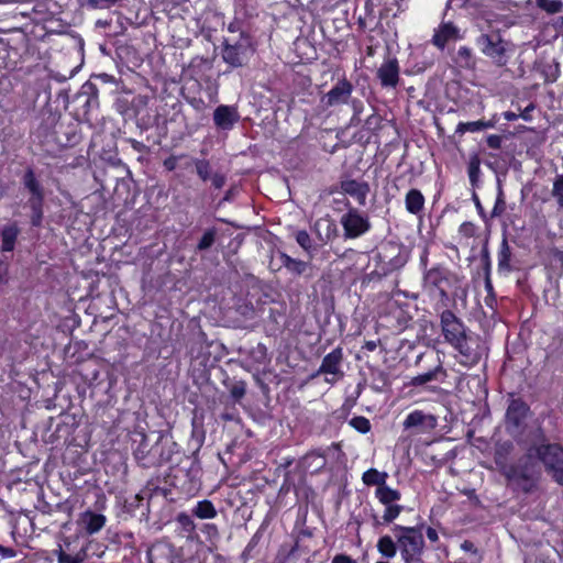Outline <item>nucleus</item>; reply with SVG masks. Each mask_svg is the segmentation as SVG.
Masks as SVG:
<instances>
[{"mask_svg": "<svg viewBox=\"0 0 563 563\" xmlns=\"http://www.w3.org/2000/svg\"><path fill=\"white\" fill-rule=\"evenodd\" d=\"M133 455L143 467L162 465L170 460V452L164 451L163 435L159 433L154 443L143 431H135L132 437Z\"/></svg>", "mask_w": 563, "mask_h": 563, "instance_id": "nucleus-1", "label": "nucleus"}, {"mask_svg": "<svg viewBox=\"0 0 563 563\" xmlns=\"http://www.w3.org/2000/svg\"><path fill=\"white\" fill-rule=\"evenodd\" d=\"M396 533L397 544L406 563L420 560L423 551L424 540L422 533L413 527L396 525L393 528Z\"/></svg>", "mask_w": 563, "mask_h": 563, "instance_id": "nucleus-2", "label": "nucleus"}, {"mask_svg": "<svg viewBox=\"0 0 563 563\" xmlns=\"http://www.w3.org/2000/svg\"><path fill=\"white\" fill-rule=\"evenodd\" d=\"M451 346L457 352V362L467 368L477 365L486 352L481 336L474 332H470Z\"/></svg>", "mask_w": 563, "mask_h": 563, "instance_id": "nucleus-3", "label": "nucleus"}, {"mask_svg": "<svg viewBox=\"0 0 563 563\" xmlns=\"http://www.w3.org/2000/svg\"><path fill=\"white\" fill-rule=\"evenodd\" d=\"M475 43L481 53L490 58L497 66L507 64L509 43L501 37L500 33H483L476 38Z\"/></svg>", "mask_w": 563, "mask_h": 563, "instance_id": "nucleus-4", "label": "nucleus"}, {"mask_svg": "<svg viewBox=\"0 0 563 563\" xmlns=\"http://www.w3.org/2000/svg\"><path fill=\"white\" fill-rule=\"evenodd\" d=\"M537 454L552 479L563 485V448L559 444H542L537 449Z\"/></svg>", "mask_w": 563, "mask_h": 563, "instance_id": "nucleus-5", "label": "nucleus"}, {"mask_svg": "<svg viewBox=\"0 0 563 563\" xmlns=\"http://www.w3.org/2000/svg\"><path fill=\"white\" fill-rule=\"evenodd\" d=\"M342 363L343 349L338 346L322 358L320 367L312 377L324 375V382L333 385L344 376Z\"/></svg>", "mask_w": 563, "mask_h": 563, "instance_id": "nucleus-6", "label": "nucleus"}, {"mask_svg": "<svg viewBox=\"0 0 563 563\" xmlns=\"http://www.w3.org/2000/svg\"><path fill=\"white\" fill-rule=\"evenodd\" d=\"M440 325L444 342L449 345H453L472 332L451 310H444L441 312Z\"/></svg>", "mask_w": 563, "mask_h": 563, "instance_id": "nucleus-7", "label": "nucleus"}, {"mask_svg": "<svg viewBox=\"0 0 563 563\" xmlns=\"http://www.w3.org/2000/svg\"><path fill=\"white\" fill-rule=\"evenodd\" d=\"M252 54L249 38L243 35L233 44L227 40L224 42L222 58L231 67H242L249 62Z\"/></svg>", "mask_w": 563, "mask_h": 563, "instance_id": "nucleus-8", "label": "nucleus"}, {"mask_svg": "<svg viewBox=\"0 0 563 563\" xmlns=\"http://www.w3.org/2000/svg\"><path fill=\"white\" fill-rule=\"evenodd\" d=\"M437 426V416L419 409L410 411L402 421L404 430L409 431L411 434L429 433L434 430Z\"/></svg>", "mask_w": 563, "mask_h": 563, "instance_id": "nucleus-9", "label": "nucleus"}, {"mask_svg": "<svg viewBox=\"0 0 563 563\" xmlns=\"http://www.w3.org/2000/svg\"><path fill=\"white\" fill-rule=\"evenodd\" d=\"M340 223L346 239H356L371 229L368 217L354 208L349 209V211L341 217Z\"/></svg>", "mask_w": 563, "mask_h": 563, "instance_id": "nucleus-10", "label": "nucleus"}, {"mask_svg": "<svg viewBox=\"0 0 563 563\" xmlns=\"http://www.w3.org/2000/svg\"><path fill=\"white\" fill-rule=\"evenodd\" d=\"M529 408L521 399H512L506 411V429L517 437L521 434Z\"/></svg>", "mask_w": 563, "mask_h": 563, "instance_id": "nucleus-11", "label": "nucleus"}, {"mask_svg": "<svg viewBox=\"0 0 563 563\" xmlns=\"http://www.w3.org/2000/svg\"><path fill=\"white\" fill-rule=\"evenodd\" d=\"M380 257L385 264L386 273L402 268L409 260L407 247L397 243H387L383 246Z\"/></svg>", "mask_w": 563, "mask_h": 563, "instance_id": "nucleus-12", "label": "nucleus"}, {"mask_svg": "<svg viewBox=\"0 0 563 563\" xmlns=\"http://www.w3.org/2000/svg\"><path fill=\"white\" fill-rule=\"evenodd\" d=\"M352 92L353 85L346 78H342L321 98V103L325 108L347 104Z\"/></svg>", "mask_w": 563, "mask_h": 563, "instance_id": "nucleus-13", "label": "nucleus"}, {"mask_svg": "<svg viewBox=\"0 0 563 563\" xmlns=\"http://www.w3.org/2000/svg\"><path fill=\"white\" fill-rule=\"evenodd\" d=\"M376 77L385 89H395L400 79V69L397 58L387 56L376 70Z\"/></svg>", "mask_w": 563, "mask_h": 563, "instance_id": "nucleus-14", "label": "nucleus"}, {"mask_svg": "<svg viewBox=\"0 0 563 563\" xmlns=\"http://www.w3.org/2000/svg\"><path fill=\"white\" fill-rule=\"evenodd\" d=\"M449 272L441 265H437L431 267L430 269H426L422 278V286L424 290L429 294H433L434 291H439L442 298L446 297V291L443 287L445 283H448Z\"/></svg>", "mask_w": 563, "mask_h": 563, "instance_id": "nucleus-15", "label": "nucleus"}, {"mask_svg": "<svg viewBox=\"0 0 563 563\" xmlns=\"http://www.w3.org/2000/svg\"><path fill=\"white\" fill-rule=\"evenodd\" d=\"M462 38L463 34L454 23L442 22L437 29H434L431 42L439 49H444L448 44Z\"/></svg>", "mask_w": 563, "mask_h": 563, "instance_id": "nucleus-16", "label": "nucleus"}, {"mask_svg": "<svg viewBox=\"0 0 563 563\" xmlns=\"http://www.w3.org/2000/svg\"><path fill=\"white\" fill-rule=\"evenodd\" d=\"M240 114L233 106L221 104L213 112L214 125L220 130H231L239 122Z\"/></svg>", "mask_w": 563, "mask_h": 563, "instance_id": "nucleus-17", "label": "nucleus"}, {"mask_svg": "<svg viewBox=\"0 0 563 563\" xmlns=\"http://www.w3.org/2000/svg\"><path fill=\"white\" fill-rule=\"evenodd\" d=\"M107 523V517L91 510L80 514L78 525L87 536H93L101 531Z\"/></svg>", "mask_w": 563, "mask_h": 563, "instance_id": "nucleus-18", "label": "nucleus"}, {"mask_svg": "<svg viewBox=\"0 0 563 563\" xmlns=\"http://www.w3.org/2000/svg\"><path fill=\"white\" fill-rule=\"evenodd\" d=\"M341 189L344 194L353 197L360 206L366 205V198L369 192V186L367 183L346 179L341 183Z\"/></svg>", "mask_w": 563, "mask_h": 563, "instance_id": "nucleus-19", "label": "nucleus"}, {"mask_svg": "<svg viewBox=\"0 0 563 563\" xmlns=\"http://www.w3.org/2000/svg\"><path fill=\"white\" fill-rule=\"evenodd\" d=\"M23 185L27 189V191L31 194V197L27 201L29 202H43L44 201V191L40 184V181L36 179L35 174L33 169L29 168L23 176Z\"/></svg>", "mask_w": 563, "mask_h": 563, "instance_id": "nucleus-20", "label": "nucleus"}, {"mask_svg": "<svg viewBox=\"0 0 563 563\" xmlns=\"http://www.w3.org/2000/svg\"><path fill=\"white\" fill-rule=\"evenodd\" d=\"M277 260H278V267L276 269H280L282 267H285L289 273L294 275H302L308 267V263L292 258L288 254L284 252L277 253Z\"/></svg>", "mask_w": 563, "mask_h": 563, "instance_id": "nucleus-21", "label": "nucleus"}, {"mask_svg": "<svg viewBox=\"0 0 563 563\" xmlns=\"http://www.w3.org/2000/svg\"><path fill=\"white\" fill-rule=\"evenodd\" d=\"M20 230L15 223L8 224L1 230V251L12 252Z\"/></svg>", "mask_w": 563, "mask_h": 563, "instance_id": "nucleus-22", "label": "nucleus"}, {"mask_svg": "<svg viewBox=\"0 0 563 563\" xmlns=\"http://www.w3.org/2000/svg\"><path fill=\"white\" fill-rule=\"evenodd\" d=\"M406 210L411 214H418L424 207V197L418 189H410L405 198Z\"/></svg>", "mask_w": 563, "mask_h": 563, "instance_id": "nucleus-23", "label": "nucleus"}, {"mask_svg": "<svg viewBox=\"0 0 563 563\" xmlns=\"http://www.w3.org/2000/svg\"><path fill=\"white\" fill-rule=\"evenodd\" d=\"M191 514L194 517L202 520L213 519L218 516L214 505L209 499L199 500L191 509Z\"/></svg>", "mask_w": 563, "mask_h": 563, "instance_id": "nucleus-24", "label": "nucleus"}, {"mask_svg": "<svg viewBox=\"0 0 563 563\" xmlns=\"http://www.w3.org/2000/svg\"><path fill=\"white\" fill-rule=\"evenodd\" d=\"M191 166H195L197 175L202 181H207L212 176L210 163L205 158H189L184 165L185 168Z\"/></svg>", "mask_w": 563, "mask_h": 563, "instance_id": "nucleus-25", "label": "nucleus"}, {"mask_svg": "<svg viewBox=\"0 0 563 563\" xmlns=\"http://www.w3.org/2000/svg\"><path fill=\"white\" fill-rule=\"evenodd\" d=\"M375 496L385 506L395 505L394 503L398 501L401 497L397 489H394L386 484L380 488H376Z\"/></svg>", "mask_w": 563, "mask_h": 563, "instance_id": "nucleus-26", "label": "nucleus"}, {"mask_svg": "<svg viewBox=\"0 0 563 563\" xmlns=\"http://www.w3.org/2000/svg\"><path fill=\"white\" fill-rule=\"evenodd\" d=\"M388 474L385 472H379L376 468H369L363 473L362 479L365 485L373 486L376 485L377 488H380L386 484Z\"/></svg>", "mask_w": 563, "mask_h": 563, "instance_id": "nucleus-27", "label": "nucleus"}, {"mask_svg": "<svg viewBox=\"0 0 563 563\" xmlns=\"http://www.w3.org/2000/svg\"><path fill=\"white\" fill-rule=\"evenodd\" d=\"M494 126L493 121H471V122H461L459 123L456 128L457 133H465V132H479L486 129H490Z\"/></svg>", "mask_w": 563, "mask_h": 563, "instance_id": "nucleus-28", "label": "nucleus"}, {"mask_svg": "<svg viewBox=\"0 0 563 563\" xmlns=\"http://www.w3.org/2000/svg\"><path fill=\"white\" fill-rule=\"evenodd\" d=\"M440 374H444V369L441 364L437 365L433 369L419 374L411 378L410 385L421 386L429 382L435 380Z\"/></svg>", "mask_w": 563, "mask_h": 563, "instance_id": "nucleus-29", "label": "nucleus"}, {"mask_svg": "<svg viewBox=\"0 0 563 563\" xmlns=\"http://www.w3.org/2000/svg\"><path fill=\"white\" fill-rule=\"evenodd\" d=\"M378 552L387 559H391L397 553V547L393 538L389 536H383L377 542Z\"/></svg>", "mask_w": 563, "mask_h": 563, "instance_id": "nucleus-30", "label": "nucleus"}, {"mask_svg": "<svg viewBox=\"0 0 563 563\" xmlns=\"http://www.w3.org/2000/svg\"><path fill=\"white\" fill-rule=\"evenodd\" d=\"M305 466L311 472H317L325 466V457L318 452H310L303 457Z\"/></svg>", "mask_w": 563, "mask_h": 563, "instance_id": "nucleus-31", "label": "nucleus"}, {"mask_svg": "<svg viewBox=\"0 0 563 563\" xmlns=\"http://www.w3.org/2000/svg\"><path fill=\"white\" fill-rule=\"evenodd\" d=\"M510 257L511 251L506 239L503 240L499 252H498V269L510 271Z\"/></svg>", "mask_w": 563, "mask_h": 563, "instance_id": "nucleus-32", "label": "nucleus"}, {"mask_svg": "<svg viewBox=\"0 0 563 563\" xmlns=\"http://www.w3.org/2000/svg\"><path fill=\"white\" fill-rule=\"evenodd\" d=\"M473 56L472 48L461 46L456 52V63L464 68H473L475 66V59Z\"/></svg>", "mask_w": 563, "mask_h": 563, "instance_id": "nucleus-33", "label": "nucleus"}, {"mask_svg": "<svg viewBox=\"0 0 563 563\" xmlns=\"http://www.w3.org/2000/svg\"><path fill=\"white\" fill-rule=\"evenodd\" d=\"M402 506L400 505H389L386 506L384 514L382 516V521L375 518V525H387L394 521L401 512Z\"/></svg>", "mask_w": 563, "mask_h": 563, "instance_id": "nucleus-34", "label": "nucleus"}, {"mask_svg": "<svg viewBox=\"0 0 563 563\" xmlns=\"http://www.w3.org/2000/svg\"><path fill=\"white\" fill-rule=\"evenodd\" d=\"M175 520L184 532L192 534L196 531L197 526L192 519V514L188 515L187 512H179Z\"/></svg>", "mask_w": 563, "mask_h": 563, "instance_id": "nucleus-35", "label": "nucleus"}, {"mask_svg": "<svg viewBox=\"0 0 563 563\" xmlns=\"http://www.w3.org/2000/svg\"><path fill=\"white\" fill-rule=\"evenodd\" d=\"M536 4L549 14L559 13L563 9L561 0H536Z\"/></svg>", "mask_w": 563, "mask_h": 563, "instance_id": "nucleus-36", "label": "nucleus"}, {"mask_svg": "<svg viewBox=\"0 0 563 563\" xmlns=\"http://www.w3.org/2000/svg\"><path fill=\"white\" fill-rule=\"evenodd\" d=\"M216 236L217 230L214 228L206 230L197 244V251L201 252L210 249L216 242Z\"/></svg>", "mask_w": 563, "mask_h": 563, "instance_id": "nucleus-37", "label": "nucleus"}, {"mask_svg": "<svg viewBox=\"0 0 563 563\" xmlns=\"http://www.w3.org/2000/svg\"><path fill=\"white\" fill-rule=\"evenodd\" d=\"M481 161L477 156H473L468 162L467 173L472 185H475L481 174Z\"/></svg>", "mask_w": 563, "mask_h": 563, "instance_id": "nucleus-38", "label": "nucleus"}, {"mask_svg": "<svg viewBox=\"0 0 563 563\" xmlns=\"http://www.w3.org/2000/svg\"><path fill=\"white\" fill-rule=\"evenodd\" d=\"M296 241L297 243L308 253L311 255V253L314 251L312 245V240L309 235V233L305 230H300L296 233Z\"/></svg>", "mask_w": 563, "mask_h": 563, "instance_id": "nucleus-39", "label": "nucleus"}, {"mask_svg": "<svg viewBox=\"0 0 563 563\" xmlns=\"http://www.w3.org/2000/svg\"><path fill=\"white\" fill-rule=\"evenodd\" d=\"M350 426L353 427L358 432L364 433V434L369 432V430H371L369 420L363 416L353 417L350 420Z\"/></svg>", "mask_w": 563, "mask_h": 563, "instance_id": "nucleus-40", "label": "nucleus"}, {"mask_svg": "<svg viewBox=\"0 0 563 563\" xmlns=\"http://www.w3.org/2000/svg\"><path fill=\"white\" fill-rule=\"evenodd\" d=\"M32 210L31 223L34 227H40L43 219V202H29Z\"/></svg>", "mask_w": 563, "mask_h": 563, "instance_id": "nucleus-41", "label": "nucleus"}, {"mask_svg": "<svg viewBox=\"0 0 563 563\" xmlns=\"http://www.w3.org/2000/svg\"><path fill=\"white\" fill-rule=\"evenodd\" d=\"M552 196L556 199L559 207L563 209V175H558L555 177Z\"/></svg>", "mask_w": 563, "mask_h": 563, "instance_id": "nucleus-42", "label": "nucleus"}, {"mask_svg": "<svg viewBox=\"0 0 563 563\" xmlns=\"http://www.w3.org/2000/svg\"><path fill=\"white\" fill-rule=\"evenodd\" d=\"M181 159H189L187 155L185 154H180V155H172L167 158L164 159L163 162V166L172 172L174 169H176L177 165H178V162L181 161Z\"/></svg>", "mask_w": 563, "mask_h": 563, "instance_id": "nucleus-43", "label": "nucleus"}, {"mask_svg": "<svg viewBox=\"0 0 563 563\" xmlns=\"http://www.w3.org/2000/svg\"><path fill=\"white\" fill-rule=\"evenodd\" d=\"M257 543H258V540H257L256 536H254L250 540L247 545L245 547L244 551L242 552V559L244 562H246L255 556L254 551L257 547Z\"/></svg>", "mask_w": 563, "mask_h": 563, "instance_id": "nucleus-44", "label": "nucleus"}, {"mask_svg": "<svg viewBox=\"0 0 563 563\" xmlns=\"http://www.w3.org/2000/svg\"><path fill=\"white\" fill-rule=\"evenodd\" d=\"M201 531L209 538V539H217L219 538V529L213 523H205L201 528Z\"/></svg>", "mask_w": 563, "mask_h": 563, "instance_id": "nucleus-45", "label": "nucleus"}, {"mask_svg": "<svg viewBox=\"0 0 563 563\" xmlns=\"http://www.w3.org/2000/svg\"><path fill=\"white\" fill-rule=\"evenodd\" d=\"M230 393H231V396L235 400H240L245 395V386H244V384L243 383H239V384L233 385L232 388L230 389Z\"/></svg>", "mask_w": 563, "mask_h": 563, "instance_id": "nucleus-46", "label": "nucleus"}, {"mask_svg": "<svg viewBox=\"0 0 563 563\" xmlns=\"http://www.w3.org/2000/svg\"><path fill=\"white\" fill-rule=\"evenodd\" d=\"M16 555V551L13 548L4 547L0 544V562L5 559H12Z\"/></svg>", "mask_w": 563, "mask_h": 563, "instance_id": "nucleus-47", "label": "nucleus"}, {"mask_svg": "<svg viewBox=\"0 0 563 563\" xmlns=\"http://www.w3.org/2000/svg\"><path fill=\"white\" fill-rule=\"evenodd\" d=\"M209 179L216 189H221L225 185V176L222 174H213Z\"/></svg>", "mask_w": 563, "mask_h": 563, "instance_id": "nucleus-48", "label": "nucleus"}, {"mask_svg": "<svg viewBox=\"0 0 563 563\" xmlns=\"http://www.w3.org/2000/svg\"><path fill=\"white\" fill-rule=\"evenodd\" d=\"M508 476H509V478H511L514 481H517V479H519V477H522V479L525 481L523 489L527 492L530 489V487L532 485V482L530 481V478L528 476H526L523 474L519 475L516 470H514L512 473H510Z\"/></svg>", "mask_w": 563, "mask_h": 563, "instance_id": "nucleus-49", "label": "nucleus"}, {"mask_svg": "<svg viewBox=\"0 0 563 563\" xmlns=\"http://www.w3.org/2000/svg\"><path fill=\"white\" fill-rule=\"evenodd\" d=\"M487 145L493 150H498L501 146V137L496 134H492L487 137Z\"/></svg>", "mask_w": 563, "mask_h": 563, "instance_id": "nucleus-50", "label": "nucleus"}, {"mask_svg": "<svg viewBox=\"0 0 563 563\" xmlns=\"http://www.w3.org/2000/svg\"><path fill=\"white\" fill-rule=\"evenodd\" d=\"M331 563H357L356 560L352 559L350 555L346 554H336Z\"/></svg>", "mask_w": 563, "mask_h": 563, "instance_id": "nucleus-51", "label": "nucleus"}, {"mask_svg": "<svg viewBox=\"0 0 563 563\" xmlns=\"http://www.w3.org/2000/svg\"><path fill=\"white\" fill-rule=\"evenodd\" d=\"M106 554V547L100 543V548H92L90 550V556H97L101 559Z\"/></svg>", "mask_w": 563, "mask_h": 563, "instance_id": "nucleus-52", "label": "nucleus"}, {"mask_svg": "<svg viewBox=\"0 0 563 563\" xmlns=\"http://www.w3.org/2000/svg\"><path fill=\"white\" fill-rule=\"evenodd\" d=\"M428 255H429V253H428V250H427V249H424V250H423V252H422V254L420 255V266H421V268L423 269V273L426 272V269H428V268H427V265H428Z\"/></svg>", "mask_w": 563, "mask_h": 563, "instance_id": "nucleus-53", "label": "nucleus"}, {"mask_svg": "<svg viewBox=\"0 0 563 563\" xmlns=\"http://www.w3.org/2000/svg\"><path fill=\"white\" fill-rule=\"evenodd\" d=\"M427 537L431 542H437L439 540L437 530L431 527L427 529Z\"/></svg>", "mask_w": 563, "mask_h": 563, "instance_id": "nucleus-54", "label": "nucleus"}, {"mask_svg": "<svg viewBox=\"0 0 563 563\" xmlns=\"http://www.w3.org/2000/svg\"><path fill=\"white\" fill-rule=\"evenodd\" d=\"M363 347L369 352H373L377 347V341H366Z\"/></svg>", "mask_w": 563, "mask_h": 563, "instance_id": "nucleus-55", "label": "nucleus"}, {"mask_svg": "<svg viewBox=\"0 0 563 563\" xmlns=\"http://www.w3.org/2000/svg\"><path fill=\"white\" fill-rule=\"evenodd\" d=\"M499 203L503 205L504 203L503 200H500V199L497 200V202L493 209V212H492L493 217L499 216L503 212L504 208L503 207L499 208Z\"/></svg>", "mask_w": 563, "mask_h": 563, "instance_id": "nucleus-56", "label": "nucleus"}, {"mask_svg": "<svg viewBox=\"0 0 563 563\" xmlns=\"http://www.w3.org/2000/svg\"><path fill=\"white\" fill-rule=\"evenodd\" d=\"M503 115H504L505 120H507V121H515L519 118V115L512 111H506V112H504Z\"/></svg>", "mask_w": 563, "mask_h": 563, "instance_id": "nucleus-57", "label": "nucleus"}, {"mask_svg": "<svg viewBox=\"0 0 563 563\" xmlns=\"http://www.w3.org/2000/svg\"><path fill=\"white\" fill-rule=\"evenodd\" d=\"M474 202H475V206H476V209L478 211V213L484 217V208L478 199V197L476 195H474Z\"/></svg>", "mask_w": 563, "mask_h": 563, "instance_id": "nucleus-58", "label": "nucleus"}, {"mask_svg": "<svg viewBox=\"0 0 563 563\" xmlns=\"http://www.w3.org/2000/svg\"><path fill=\"white\" fill-rule=\"evenodd\" d=\"M131 143L134 150L141 151L144 147V145L139 141L132 140Z\"/></svg>", "mask_w": 563, "mask_h": 563, "instance_id": "nucleus-59", "label": "nucleus"}, {"mask_svg": "<svg viewBox=\"0 0 563 563\" xmlns=\"http://www.w3.org/2000/svg\"><path fill=\"white\" fill-rule=\"evenodd\" d=\"M198 434L197 426H196V419L192 420V437H196Z\"/></svg>", "mask_w": 563, "mask_h": 563, "instance_id": "nucleus-60", "label": "nucleus"}, {"mask_svg": "<svg viewBox=\"0 0 563 563\" xmlns=\"http://www.w3.org/2000/svg\"><path fill=\"white\" fill-rule=\"evenodd\" d=\"M352 106L354 107V109L356 110L358 106H361V101L360 100H353L352 101Z\"/></svg>", "mask_w": 563, "mask_h": 563, "instance_id": "nucleus-61", "label": "nucleus"}, {"mask_svg": "<svg viewBox=\"0 0 563 563\" xmlns=\"http://www.w3.org/2000/svg\"><path fill=\"white\" fill-rule=\"evenodd\" d=\"M228 29H229L230 32H235L236 31V27H235V25L233 23H231Z\"/></svg>", "mask_w": 563, "mask_h": 563, "instance_id": "nucleus-62", "label": "nucleus"}, {"mask_svg": "<svg viewBox=\"0 0 563 563\" xmlns=\"http://www.w3.org/2000/svg\"><path fill=\"white\" fill-rule=\"evenodd\" d=\"M205 438V434H203V431L200 432V435H199V441L201 442Z\"/></svg>", "mask_w": 563, "mask_h": 563, "instance_id": "nucleus-63", "label": "nucleus"}, {"mask_svg": "<svg viewBox=\"0 0 563 563\" xmlns=\"http://www.w3.org/2000/svg\"><path fill=\"white\" fill-rule=\"evenodd\" d=\"M521 117L527 120L528 119V113H525Z\"/></svg>", "mask_w": 563, "mask_h": 563, "instance_id": "nucleus-64", "label": "nucleus"}]
</instances>
